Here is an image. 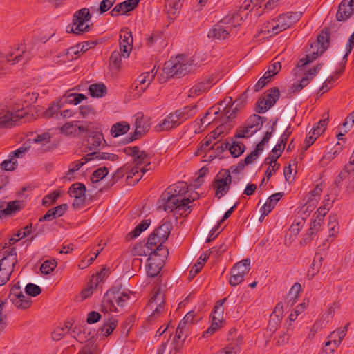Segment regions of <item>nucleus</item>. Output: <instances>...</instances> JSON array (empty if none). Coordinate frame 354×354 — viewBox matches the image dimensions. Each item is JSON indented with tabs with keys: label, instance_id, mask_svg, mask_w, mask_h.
I'll use <instances>...</instances> for the list:
<instances>
[{
	"label": "nucleus",
	"instance_id": "obj_57",
	"mask_svg": "<svg viewBox=\"0 0 354 354\" xmlns=\"http://www.w3.org/2000/svg\"><path fill=\"white\" fill-rule=\"evenodd\" d=\"M121 65V55L119 51H113L110 57V66L118 70Z\"/></svg>",
	"mask_w": 354,
	"mask_h": 354
},
{
	"label": "nucleus",
	"instance_id": "obj_28",
	"mask_svg": "<svg viewBox=\"0 0 354 354\" xmlns=\"http://www.w3.org/2000/svg\"><path fill=\"white\" fill-rule=\"evenodd\" d=\"M230 299V296L227 297H225L223 299L218 300L212 312V321H215L219 323H221L223 319V313H224V308H223V304Z\"/></svg>",
	"mask_w": 354,
	"mask_h": 354
},
{
	"label": "nucleus",
	"instance_id": "obj_35",
	"mask_svg": "<svg viewBox=\"0 0 354 354\" xmlns=\"http://www.w3.org/2000/svg\"><path fill=\"white\" fill-rule=\"evenodd\" d=\"M156 75L155 68L151 71L142 73L136 80V82L141 84V86H147V88L149 86L151 82L153 80Z\"/></svg>",
	"mask_w": 354,
	"mask_h": 354
},
{
	"label": "nucleus",
	"instance_id": "obj_10",
	"mask_svg": "<svg viewBox=\"0 0 354 354\" xmlns=\"http://www.w3.org/2000/svg\"><path fill=\"white\" fill-rule=\"evenodd\" d=\"M231 181L232 177L229 170L221 171L216 175L213 186L218 198H221L229 191Z\"/></svg>",
	"mask_w": 354,
	"mask_h": 354
},
{
	"label": "nucleus",
	"instance_id": "obj_3",
	"mask_svg": "<svg viewBox=\"0 0 354 354\" xmlns=\"http://www.w3.org/2000/svg\"><path fill=\"white\" fill-rule=\"evenodd\" d=\"M194 200V198H175L164 192L158 201V208L162 209L165 212L176 210L180 215L185 213L184 216H186L191 212V206L189 204L192 203Z\"/></svg>",
	"mask_w": 354,
	"mask_h": 354
},
{
	"label": "nucleus",
	"instance_id": "obj_54",
	"mask_svg": "<svg viewBox=\"0 0 354 354\" xmlns=\"http://www.w3.org/2000/svg\"><path fill=\"white\" fill-rule=\"evenodd\" d=\"M57 262L55 260L45 261L41 266L40 270L44 274H48L56 268Z\"/></svg>",
	"mask_w": 354,
	"mask_h": 354
},
{
	"label": "nucleus",
	"instance_id": "obj_16",
	"mask_svg": "<svg viewBox=\"0 0 354 354\" xmlns=\"http://www.w3.org/2000/svg\"><path fill=\"white\" fill-rule=\"evenodd\" d=\"M105 140L102 133L98 131L91 132L86 139V147L87 151L94 152L104 146Z\"/></svg>",
	"mask_w": 354,
	"mask_h": 354
},
{
	"label": "nucleus",
	"instance_id": "obj_46",
	"mask_svg": "<svg viewBox=\"0 0 354 354\" xmlns=\"http://www.w3.org/2000/svg\"><path fill=\"white\" fill-rule=\"evenodd\" d=\"M109 173L108 168L106 167H100L96 169L91 176L92 183H97L102 180Z\"/></svg>",
	"mask_w": 354,
	"mask_h": 354
},
{
	"label": "nucleus",
	"instance_id": "obj_8",
	"mask_svg": "<svg viewBox=\"0 0 354 354\" xmlns=\"http://www.w3.org/2000/svg\"><path fill=\"white\" fill-rule=\"evenodd\" d=\"M8 298L17 308L26 309L32 303L31 298L23 293L19 282L14 284L10 288Z\"/></svg>",
	"mask_w": 354,
	"mask_h": 354
},
{
	"label": "nucleus",
	"instance_id": "obj_39",
	"mask_svg": "<svg viewBox=\"0 0 354 354\" xmlns=\"http://www.w3.org/2000/svg\"><path fill=\"white\" fill-rule=\"evenodd\" d=\"M328 113L323 115V119H321L313 128V133L314 135L319 136L325 131L328 123Z\"/></svg>",
	"mask_w": 354,
	"mask_h": 354
},
{
	"label": "nucleus",
	"instance_id": "obj_40",
	"mask_svg": "<svg viewBox=\"0 0 354 354\" xmlns=\"http://www.w3.org/2000/svg\"><path fill=\"white\" fill-rule=\"evenodd\" d=\"M266 121V119L258 115L254 114L251 115L247 120L246 124L248 126H252V129L256 130V132L261 129L263 123Z\"/></svg>",
	"mask_w": 354,
	"mask_h": 354
},
{
	"label": "nucleus",
	"instance_id": "obj_52",
	"mask_svg": "<svg viewBox=\"0 0 354 354\" xmlns=\"http://www.w3.org/2000/svg\"><path fill=\"white\" fill-rule=\"evenodd\" d=\"M30 148V143L25 142L19 148H18L15 151H12L9 155V157L17 158H22L24 156V154L29 150Z\"/></svg>",
	"mask_w": 354,
	"mask_h": 354
},
{
	"label": "nucleus",
	"instance_id": "obj_5",
	"mask_svg": "<svg viewBox=\"0 0 354 354\" xmlns=\"http://www.w3.org/2000/svg\"><path fill=\"white\" fill-rule=\"evenodd\" d=\"M28 113L23 109L15 111H2L0 112V129L10 128L15 125L25 122Z\"/></svg>",
	"mask_w": 354,
	"mask_h": 354
},
{
	"label": "nucleus",
	"instance_id": "obj_9",
	"mask_svg": "<svg viewBox=\"0 0 354 354\" xmlns=\"http://www.w3.org/2000/svg\"><path fill=\"white\" fill-rule=\"evenodd\" d=\"M148 306L151 308H153L152 313L149 317V319L151 321L153 319L158 317L165 310V295L163 291L160 287L155 288L153 292Z\"/></svg>",
	"mask_w": 354,
	"mask_h": 354
},
{
	"label": "nucleus",
	"instance_id": "obj_2",
	"mask_svg": "<svg viewBox=\"0 0 354 354\" xmlns=\"http://www.w3.org/2000/svg\"><path fill=\"white\" fill-rule=\"evenodd\" d=\"M301 17V12H287L279 15L265 24L264 31L271 35H277L292 26Z\"/></svg>",
	"mask_w": 354,
	"mask_h": 354
},
{
	"label": "nucleus",
	"instance_id": "obj_27",
	"mask_svg": "<svg viewBox=\"0 0 354 354\" xmlns=\"http://www.w3.org/2000/svg\"><path fill=\"white\" fill-rule=\"evenodd\" d=\"M187 336L186 330H183L179 328H176V334L171 344L173 348L170 351L171 354H176L179 351Z\"/></svg>",
	"mask_w": 354,
	"mask_h": 354
},
{
	"label": "nucleus",
	"instance_id": "obj_64",
	"mask_svg": "<svg viewBox=\"0 0 354 354\" xmlns=\"http://www.w3.org/2000/svg\"><path fill=\"white\" fill-rule=\"evenodd\" d=\"M108 273V270L105 268L102 269L100 272H97L95 275H93L92 279H91V283L95 285V287L97 285L103 281V279L106 277Z\"/></svg>",
	"mask_w": 354,
	"mask_h": 354
},
{
	"label": "nucleus",
	"instance_id": "obj_15",
	"mask_svg": "<svg viewBox=\"0 0 354 354\" xmlns=\"http://www.w3.org/2000/svg\"><path fill=\"white\" fill-rule=\"evenodd\" d=\"M120 50L122 52V56L124 57H128L129 53L132 50L133 46V37L131 31L128 28H123L120 31Z\"/></svg>",
	"mask_w": 354,
	"mask_h": 354
},
{
	"label": "nucleus",
	"instance_id": "obj_53",
	"mask_svg": "<svg viewBox=\"0 0 354 354\" xmlns=\"http://www.w3.org/2000/svg\"><path fill=\"white\" fill-rule=\"evenodd\" d=\"M165 241H162V239L158 236V235L153 232L149 236L146 243V247L151 250H153V246L157 245L162 244Z\"/></svg>",
	"mask_w": 354,
	"mask_h": 354
},
{
	"label": "nucleus",
	"instance_id": "obj_26",
	"mask_svg": "<svg viewBox=\"0 0 354 354\" xmlns=\"http://www.w3.org/2000/svg\"><path fill=\"white\" fill-rule=\"evenodd\" d=\"M197 111L196 105H189L179 109L174 112L178 115L179 121L182 124L183 122L193 117Z\"/></svg>",
	"mask_w": 354,
	"mask_h": 354
},
{
	"label": "nucleus",
	"instance_id": "obj_4",
	"mask_svg": "<svg viewBox=\"0 0 354 354\" xmlns=\"http://www.w3.org/2000/svg\"><path fill=\"white\" fill-rule=\"evenodd\" d=\"M191 69V64L185 62L183 55H178L174 59L165 64L164 71L168 77H181Z\"/></svg>",
	"mask_w": 354,
	"mask_h": 354
},
{
	"label": "nucleus",
	"instance_id": "obj_33",
	"mask_svg": "<svg viewBox=\"0 0 354 354\" xmlns=\"http://www.w3.org/2000/svg\"><path fill=\"white\" fill-rule=\"evenodd\" d=\"M117 326V321L115 319H110L98 329V334L100 336L108 337Z\"/></svg>",
	"mask_w": 354,
	"mask_h": 354
},
{
	"label": "nucleus",
	"instance_id": "obj_7",
	"mask_svg": "<svg viewBox=\"0 0 354 354\" xmlns=\"http://www.w3.org/2000/svg\"><path fill=\"white\" fill-rule=\"evenodd\" d=\"M250 270V259H243L234 264L231 270V277L229 283L232 286H236L244 280L245 276Z\"/></svg>",
	"mask_w": 354,
	"mask_h": 354
},
{
	"label": "nucleus",
	"instance_id": "obj_20",
	"mask_svg": "<svg viewBox=\"0 0 354 354\" xmlns=\"http://www.w3.org/2000/svg\"><path fill=\"white\" fill-rule=\"evenodd\" d=\"M188 192L189 186L187 183L184 181H180L169 186L165 192L171 196L183 198V196Z\"/></svg>",
	"mask_w": 354,
	"mask_h": 354
},
{
	"label": "nucleus",
	"instance_id": "obj_22",
	"mask_svg": "<svg viewBox=\"0 0 354 354\" xmlns=\"http://www.w3.org/2000/svg\"><path fill=\"white\" fill-rule=\"evenodd\" d=\"M134 125L135 132L134 135L131 138V141L138 139L149 129V125L145 121L143 114L141 113H138L136 115Z\"/></svg>",
	"mask_w": 354,
	"mask_h": 354
},
{
	"label": "nucleus",
	"instance_id": "obj_38",
	"mask_svg": "<svg viewBox=\"0 0 354 354\" xmlns=\"http://www.w3.org/2000/svg\"><path fill=\"white\" fill-rule=\"evenodd\" d=\"M150 220H143L131 232L127 234V238L130 239L138 237L144 230H147L149 225Z\"/></svg>",
	"mask_w": 354,
	"mask_h": 354
},
{
	"label": "nucleus",
	"instance_id": "obj_30",
	"mask_svg": "<svg viewBox=\"0 0 354 354\" xmlns=\"http://www.w3.org/2000/svg\"><path fill=\"white\" fill-rule=\"evenodd\" d=\"M165 8L167 13L169 15V17L172 15L174 17L179 12L182 6L183 0H165Z\"/></svg>",
	"mask_w": 354,
	"mask_h": 354
},
{
	"label": "nucleus",
	"instance_id": "obj_29",
	"mask_svg": "<svg viewBox=\"0 0 354 354\" xmlns=\"http://www.w3.org/2000/svg\"><path fill=\"white\" fill-rule=\"evenodd\" d=\"M312 77H309L308 75H305V76L301 80L292 84L288 91V94H295L300 92L310 83Z\"/></svg>",
	"mask_w": 354,
	"mask_h": 354
},
{
	"label": "nucleus",
	"instance_id": "obj_36",
	"mask_svg": "<svg viewBox=\"0 0 354 354\" xmlns=\"http://www.w3.org/2000/svg\"><path fill=\"white\" fill-rule=\"evenodd\" d=\"M129 129V124L127 122H117L112 126L111 134L113 137H118L126 133Z\"/></svg>",
	"mask_w": 354,
	"mask_h": 354
},
{
	"label": "nucleus",
	"instance_id": "obj_34",
	"mask_svg": "<svg viewBox=\"0 0 354 354\" xmlns=\"http://www.w3.org/2000/svg\"><path fill=\"white\" fill-rule=\"evenodd\" d=\"M171 230V224L169 222H165L153 232L162 239V241H165L168 239Z\"/></svg>",
	"mask_w": 354,
	"mask_h": 354
},
{
	"label": "nucleus",
	"instance_id": "obj_17",
	"mask_svg": "<svg viewBox=\"0 0 354 354\" xmlns=\"http://www.w3.org/2000/svg\"><path fill=\"white\" fill-rule=\"evenodd\" d=\"M62 133L71 135V136H78L80 133L88 132V124H80L79 122H69L66 123L61 129Z\"/></svg>",
	"mask_w": 354,
	"mask_h": 354
},
{
	"label": "nucleus",
	"instance_id": "obj_12",
	"mask_svg": "<svg viewBox=\"0 0 354 354\" xmlns=\"http://www.w3.org/2000/svg\"><path fill=\"white\" fill-rule=\"evenodd\" d=\"M232 30V26L225 23V20L220 21L209 31L208 37L222 40L227 38Z\"/></svg>",
	"mask_w": 354,
	"mask_h": 354
},
{
	"label": "nucleus",
	"instance_id": "obj_63",
	"mask_svg": "<svg viewBox=\"0 0 354 354\" xmlns=\"http://www.w3.org/2000/svg\"><path fill=\"white\" fill-rule=\"evenodd\" d=\"M271 107L272 106L268 105V101L265 100L263 97L260 98L257 102L256 111L259 113H263Z\"/></svg>",
	"mask_w": 354,
	"mask_h": 354
},
{
	"label": "nucleus",
	"instance_id": "obj_44",
	"mask_svg": "<svg viewBox=\"0 0 354 354\" xmlns=\"http://www.w3.org/2000/svg\"><path fill=\"white\" fill-rule=\"evenodd\" d=\"M279 97V91L277 88H271L263 97L268 101V105L273 106Z\"/></svg>",
	"mask_w": 354,
	"mask_h": 354
},
{
	"label": "nucleus",
	"instance_id": "obj_51",
	"mask_svg": "<svg viewBox=\"0 0 354 354\" xmlns=\"http://www.w3.org/2000/svg\"><path fill=\"white\" fill-rule=\"evenodd\" d=\"M17 161L13 158L9 157V159L6 160L1 163L0 167L4 171H12L17 168Z\"/></svg>",
	"mask_w": 354,
	"mask_h": 354
},
{
	"label": "nucleus",
	"instance_id": "obj_41",
	"mask_svg": "<svg viewBox=\"0 0 354 354\" xmlns=\"http://www.w3.org/2000/svg\"><path fill=\"white\" fill-rule=\"evenodd\" d=\"M208 257L209 256L207 254L201 255L197 262L192 267L189 271V277H194L197 273L200 272Z\"/></svg>",
	"mask_w": 354,
	"mask_h": 354
},
{
	"label": "nucleus",
	"instance_id": "obj_48",
	"mask_svg": "<svg viewBox=\"0 0 354 354\" xmlns=\"http://www.w3.org/2000/svg\"><path fill=\"white\" fill-rule=\"evenodd\" d=\"M279 306V304L277 305L274 311L271 315L270 319L268 324V326L270 327V330H274L277 324L279 322V316L276 314L277 310L279 311V313L281 314L282 306H281L280 307Z\"/></svg>",
	"mask_w": 354,
	"mask_h": 354
},
{
	"label": "nucleus",
	"instance_id": "obj_47",
	"mask_svg": "<svg viewBox=\"0 0 354 354\" xmlns=\"http://www.w3.org/2000/svg\"><path fill=\"white\" fill-rule=\"evenodd\" d=\"M281 68V62L278 61L274 62L268 66V70L264 74L271 80L272 77L277 75L280 71Z\"/></svg>",
	"mask_w": 354,
	"mask_h": 354
},
{
	"label": "nucleus",
	"instance_id": "obj_6",
	"mask_svg": "<svg viewBox=\"0 0 354 354\" xmlns=\"http://www.w3.org/2000/svg\"><path fill=\"white\" fill-rule=\"evenodd\" d=\"M91 16L89 10L82 8L77 11L73 16V26L67 28L68 32L81 34L88 30V25L84 26V22L88 21Z\"/></svg>",
	"mask_w": 354,
	"mask_h": 354
},
{
	"label": "nucleus",
	"instance_id": "obj_24",
	"mask_svg": "<svg viewBox=\"0 0 354 354\" xmlns=\"http://www.w3.org/2000/svg\"><path fill=\"white\" fill-rule=\"evenodd\" d=\"M283 192H278L271 195L266 202V203L261 207L260 212L262 213L263 216H267L275 207V205L283 196Z\"/></svg>",
	"mask_w": 354,
	"mask_h": 354
},
{
	"label": "nucleus",
	"instance_id": "obj_21",
	"mask_svg": "<svg viewBox=\"0 0 354 354\" xmlns=\"http://www.w3.org/2000/svg\"><path fill=\"white\" fill-rule=\"evenodd\" d=\"M214 84V78L209 77L206 80L203 81L194 86H192L189 91L188 96L189 97H194L201 95L203 93L208 91L212 85Z\"/></svg>",
	"mask_w": 354,
	"mask_h": 354
},
{
	"label": "nucleus",
	"instance_id": "obj_55",
	"mask_svg": "<svg viewBox=\"0 0 354 354\" xmlns=\"http://www.w3.org/2000/svg\"><path fill=\"white\" fill-rule=\"evenodd\" d=\"M25 292L27 296L29 297H36L39 295L41 290L40 287L36 284L29 283L26 285L25 288Z\"/></svg>",
	"mask_w": 354,
	"mask_h": 354
},
{
	"label": "nucleus",
	"instance_id": "obj_61",
	"mask_svg": "<svg viewBox=\"0 0 354 354\" xmlns=\"http://www.w3.org/2000/svg\"><path fill=\"white\" fill-rule=\"evenodd\" d=\"M84 99H86V96L84 94L71 93L66 95V101L71 104H77Z\"/></svg>",
	"mask_w": 354,
	"mask_h": 354
},
{
	"label": "nucleus",
	"instance_id": "obj_49",
	"mask_svg": "<svg viewBox=\"0 0 354 354\" xmlns=\"http://www.w3.org/2000/svg\"><path fill=\"white\" fill-rule=\"evenodd\" d=\"M252 126H248L246 124L245 127L236 131L235 137L239 138H245L251 136L256 132V130L252 129Z\"/></svg>",
	"mask_w": 354,
	"mask_h": 354
},
{
	"label": "nucleus",
	"instance_id": "obj_1",
	"mask_svg": "<svg viewBox=\"0 0 354 354\" xmlns=\"http://www.w3.org/2000/svg\"><path fill=\"white\" fill-rule=\"evenodd\" d=\"M124 152L133 158L134 166L125 165L123 167L118 169L114 175V178H120L124 175V173L127 174V180L128 183H131L130 180L135 178L133 183H137L142 178V176L139 175V171L145 174L147 171L153 169L151 162V157L149 153L145 151H141L137 146L127 147L124 149Z\"/></svg>",
	"mask_w": 354,
	"mask_h": 354
},
{
	"label": "nucleus",
	"instance_id": "obj_45",
	"mask_svg": "<svg viewBox=\"0 0 354 354\" xmlns=\"http://www.w3.org/2000/svg\"><path fill=\"white\" fill-rule=\"evenodd\" d=\"M244 145L239 142H233L229 147L230 153L234 158L240 156L244 152Z\"/></svg>",
	"mask_w": 354,
	"mask_h": 354
},
{
	"label": "nucleus",
	"instance_id": "obj_23",
	"mask_svg": "<svg viewBox=\"0 0 354 354\" xmlns=\"http://www.w3.org/2000/svg\"><path fill=\"white\" fill-rule=\"evenodd\" d=\"M106 296L108 297L107 301H109V299L113 301L112 299H113L119 306H123L130 297L129 293L115 290L113 288L109 290L106 292Z\"/></svg>",
	"mask_w": 354,
	"mask_h": 354
},
{
	"label": "nucleus",
	"instance_id": "obj_13",
	"mask_svg": "<svg viewBox=\"0 0 354 354\" xmlns=\"http://www.w3.org/2000/svg\"><path fill=\"white\" fill-rule=\"evenodd\" d=\"M181 124L180 121L176 113L171 112L155 127L156 131H168L179 127Z\"/></svg>",
	"mask_w": 354,
	"mask_h": 354
},
{
	"label": "nucleus",
	"instance_id": "obj_60",
	"mask_svg": "<svg viewBox=\"0 0 354 354\" xmlns=\"http://www.w3.org/2000/svg\"><path fill=\"white\" fill-rule=\"evenodd\" d=\"M60 196V192L55 191L46 196L42 200V204L45 206H48L55 201Z\"/></svg>",
	"mask_w": 354,
	"mask_h": 354
},
{
	"label": "nucleus",
	"instance_id": "obj_14",
	"mask_svg": "<svg viewBox=\"0 0 354 354\" xmlns=\"http://www.w3.org/2000/svg\"><path fill=\"white\" fill-rule=\"evenodd\" d=\"M354 14V0H343L336 14L337 20L345 21Z\"/></svg>",
	"mask_w": 354,
	"mask_h": 354
},
{
	"label": "nucleus",
	"instance_id": "obj_58",
	"mask_svg": "<svg viewBox=\"0 0 354 354\" xmlns=\"http://www.w3.org/2000/svg\"><path fill=\"white\" fill-rule=\"evenodd\" d=\"M147 88V86H141L135 82L131 86V94L134 98H138Z\"/></svg>",
	"mask_w": 354,
	"mask_h": 354
},
{
	"label": "nucleus",
	"instance_id": "obj_43",
	"mask_svg": "<svg viewBox=\"0 0 354 354\" xmlns=\"http://www.w3.org/2000/svg\"><path fill=\"white\" fill-rule=\"evenodd\" d=\"M301 290V286L299 283H295L290 288L288 293V302L291 306L295 304Z\"/></svg>",
	"mask_w": 354,
	"mask_h": 354
},
{
	"label": "nucleus",
	"instance_id": "obj_32",
	"mask_svg": "<svg viewBox=\"0 0 354 354\" xmlns=\"http://www.w3.org/2000/svg\"><path fill=\"white\" fill-rule=\"evenodd\" d=\"M86 187L82 183L73 184L69 188V194L71 197L75 198H82L85 197Z\"/></svg>",
	"mask_w": 354,
	"mask_h": 354
},
{
	"label": "nucleus",
	"instance_id": "obj_50",
	"mask_svg": "<svg viewBox=\"0 0 354 354\" xmlns=\"http://www.w3.org/2000/svg\"><path fill=\"white\" fill-rule=\"evenodd\" d=\"M342 342V337L340 339H334L328 341L323 350V353L325 354H333L335 350L339 346Z\"/></svg>",
	"mask_w": 354,
	"mask_h": 354
},
{
	"label": "nucleus",
	"instance_id": "obj_19",
	"mask_svg": "<svg viewBox=\"0 0 354 354\" xmlns=\"http://www.w3.org/2000/svg\"><path fill=\"white\" fill-rule=\"evenodd\" d=\"M139 0H127L118 3L111 11L112 17H117L120 15H124L128 12L133 10L138 4Z\"/></svg>",
	"mask_w": 354,
	"mask_h": 354
},
{
	"label": "nucleus",
	"instance_id": "obj_42",
	"mask_svg": "<svg viewBox=\"0 0 354 354\" xmlns=\"http://www.w3.org/2000/svg\"><path fill=\"white\" fill-rule=\"evenodd\" d=\"M243 337L241 334H239L232 339L230 343L227 346L229 349L234 352L235 354L239 353L241 350V346L243 344Z\"/></svg>",
	"mask_w": 354,
	"mask_h": 354
},
{
	"label": "nucleus",
	"instance_id": "obj_62",
	"mask_svg": "<svg viewBox=\"0 0 354 354\" xmlns=\"http://www.w3.org/2000/svg\"><path fill=\"white\" fill-rule=\"evenodd\" d=\"M21 203L20 201H15L9 202L7 204V206L5 209H3V214H12L21 208Z\"/></svg>",
	"mask_w": 354,
	"mask_h": 354
},
{
	"label": "nucleus",
	"instance_id": "obj_56",
	"mask_svg": "<svg viewBox=\"0 0 354 354\" xmlns=\"http://www.w3.org/2000/svg\"><path fill=\"white\" fill-rule=\"evenodd\" d=\"M90 160H87V154L82 158L81 160L73 162L70 166L68 169V175L73 174L75 171L80 169L85 163L90 162Z\"/></svg>",
	"mask_w": 354,
	"mask_h": 354
},
{
	"label": "nucleus",
	"instance_id": "obj_37",
	"mask_svg": "<svg viewBox=\"0 0 354 354\" xmlns=\"http://www.w3.org/2000/svg\"><path fill=\"white\" fill-rule=\"evenodd\" d=\"M88 91L93 97H102L106 93V87L104 84H93L89 86Z\"/></svg>",
	"mask_w": 354,
	"mask_h": 354
},
{
	"label": "nucleus",
	"instance_id": "obj_59",
	"mask_svg": "<svg viewBox=\"0 0 354 354\" xmlns=\"http://www.w3.org/2000/svg\"><path fill=\"white\" fill-rule=\"evenodd\" d=\"M61 106L59 102L52 104L47 110L44 112V116L46 118H50L56 115V117L58 116V111L60 109Z\"/></svg>",
	"mask_w": 354,
	"mask_h": 354
},
{
	"label": "nucleus",
	"instance_id": "obj_31",
	"mask_svg": "<svg viewBox=\"0 0 354 354\" xmlns=\"http://www.w3.org/2000/svg\"><path fill=\"white\" fill-rule=\"evenodd\" d=\"M118 156L114 153H109L104 152H91L87 154V160L100 161L102 160H115Z\"/></svg>",
	"mask_w": 354,
	"mask_h": 354
},
{
	"label": "nucleus",
	"instance_id": "obj_25",
	"mask_svg": "<svg viewBox=\"0 0 354 354\" xmlns=\"http://www.w3.org/2000/svg\"><path fill=\"white\" fill-rule=\"evenodd\" d=\"M232 98L230 97H225L223 101L219 102L218 105L220 106H223V104L225 106L223 107V110H221V108L218 107L216 109L214 106H212L209 109V110L205 114L203 118L201 119V124H203L205 123L204 120L209 115L210 112L213 110L214 114L215 115H218L219 112H221L223 115H227L228 113V109L230 108V106L232 105Z\"/></svg>",
	"mask_w": 354,
	"mask_h": 354
},
{
	"label": "nucleus",
	"instance_id": "obj_11",
	"mask_svg": "<svg viewBox=\"0 0 354 354\" xmlns=\"http://www.w3.org/2000/svg\"><path fill=\"white\" fill-rule=\"evenodd\" d=\"M17 263V255L15 248L10 250H5L3 257H0V266L10 274L14 271V268Z\"/></svg>",
	"mask_w": 354,
	"mask_h": 354
},
{
	"label": "nucleus",
	"instance_id": "obj_18",
	"mask_svg": "<svg viewBox=\"0 0 354 354\" xmlns=\"http://www.w3.org/2000/svg\"><path fill=\"white\" fill-rule=\"evenodd\" d=\"M329 46V35L326 32H322L318 36L316 41L311 44V50H315L316 55L319 56Z\"/></svg>",
	"mask_w": 354,
	"mask_h": 354
}]
</instances>
